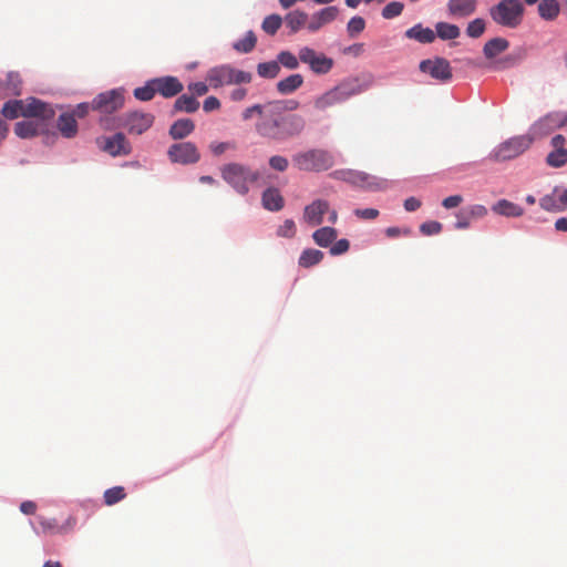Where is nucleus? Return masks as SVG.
<instances>
[{
	"label": "nucleus",
	"instance_id": "bf43d9fd",
	"mask_svg": "<svg viewBox=\"0 0 567 567\" xmlns=\"http://www.w3.org/2000/svg\"><path fill=\"white\" fill-rule=\"evenodd\" d=\"M90 110H92V102L91 103H80L70 113L74 114L75 118L76 117L83 118L89 114Z\"/></svg>",
	"mask_w": 567,
	"mask_h": 567
},
{
	"label": "nucleus",
	"instance_id": "c03bdc74",
	"mask_svg": "<svg viewBox=\"0 0 567 567\" xmlns=\"http://www.w3.org/2000/svg\"><path fill=\"white\" fill-rule=\"evenodd\" d=\"M282 20L278 14H271L265 18L262 22V30L268 34H275L281 27Z\"/></svg>",
	"mask_w": 567,
	"mask_h": 567
},
{
	"label": "nucleus",
	"instance_id": "f3484780",
	"mask_svg": "<svg viewBox=\"0 0 567 567\" xmlns=\"http://www.w3.org/2000/svg\"><path fill=\"white\" fill-rule=\"evenodd\" d=\"M539 205L547 212H564L567 208V189L555 187L551 194L540 198Z\"/></svg>",
	"mask_w": 567,
	"mask_h": 567
},
{
	"label": "nucleus",
	"instance_id": "9b49d317",
	"mask_svg": "<svg viewBox=\"0 0 567 567\" xmlns=\"http://www.w3.org/2000/svg\"><path fill=\"white\" fill-rule=\"evenodd\" d=\"M154 115L145 112H127L121 118L118 126L127 130L130 134L141 135L154 123Z\"/></svg>",
	"mask_w": 567,
	"mask_h": 567
},
{
	"label": "nucleus",
	"instance_id": "774afa93",
	"mask_svg": "<svg viewBox=\"0 0 567 567\" xmlns=\"http://www.w3.org/2000/svg\"><path fill=\"white\" fill-rule=\"evenodd\" d=\"M247 92L245 87H236L230 92L229 97L234 102H240L247 96Z\"/></svg>",
	"mask_w": 567,
	"mask_h": 567
},
{
	"label": "nucleus",
	"instance_id": "5fc2aeb1",
	"mask_svg": "<svg viewBox=\"0 0 567 567\" xmlns=\"http://www.w3.org/2000/svg\"><path fill=\"white\" fill-rule=\"evenodd\" d=\"M353 214L364 220H373L379 217L380 213L375 208H357Z\"/></svg>",
	"mask_w": 567,
	"mask_h": 567
},
{
	"label": "nucleus",
	"instance_id": "a878e982",
	"mask_svg": "<svg viewBox=\"0 0 567 567\" xmlns=\"http://www.w3.org/2000/svg\"><path fill=\"white\" fill-rule=\"evenodd\" d=\"M195 130V124L190 118H181L169 127V135L174 140H182L188 136Z\"/></svg>",
	"mask_w": 567,
	"mask_h": 567
},
{
	"label": "nucleus",
	"instance_id": "3c124183",
	"mask_svg": "<svg viewBox=\"0 0 567 567\" xmlns=\"http://www.w3.org/2000/svg\"><path fill=\"white\" fill-rule=\"evenodd\" d=\"M402 10V2H389L382 10V16L385 19H392L401 14Z\"/></svg>",
	"mask_w": 567,
	"mask_h": 567
},
{
	"label": "nucleus",
	"instance_id": "9d476101",
	"mask_svg": "<svg viewBox=\"0 0 567 567\" xmlns=\"http://www.w3.org/2000/svg\"><path fill=\"white\" fill-rule=\"evenodd\" d=\"M567 124V114L563 113H549L542 117L539 121L534 123L528 134L533 137V141L543 138L551 133L554 130L559 128Z\"/></svg>",
	"mask_w": 567,
	"mask_h": 567
},
{
	"label": "nucleus",
	"instance_id": "603ef678",
	"mask_svg": "<svg viewBox=\"0 0 567 567\" xmlns=\"http://www.w3.org/2000/svg\"><path fill=\"white\" fill-rule=\"evenodd\" d=\"M442 224L435 220L423 223L420 226V231L425 236H432L441 233Z\"/></svg>",
	"mask_w": 567,
	"mask_h": 567
},
{
	"label": "nucleus",
	"instance_id": "4c0bfd02",
	"mask_svg": "<svg viewBox=\"0 0 567 567\" xmlns=\"http://www.w3.org/2000/svg\"><path fill=\"white\" fill-rule=\"evenodd\" d=\"M126 497V492L123 486H114L104 492L103 499L104 504L112 506Z\"/></svg>",
	"mask_w": 567,
	"mask_h": 567
},
{
	"label": "nucleus",
	"instance_id": "5701e85b",
	"mask_svg": "<svg viewBox=\"0 0 567 567\" xmlns=\"http://www.w3.org/2000/svg\"><path fill=\"white\" fill-rule=\"evenodd\" d=\"M262 206L270 212H278L284 207V197L279 189L269 187L262 193Z\"/></svg>",
	"mask_w": 567,
	"mask_h": 567
},
{
	"label": "nucleus",
	"instance_id": "8fccbe9b",
	"mask_svg": "<svg viewBox=\"0 0 567 567\" xmlns=\"http://www.w3.org/2000/svg\"><path fill=\"white\" fill-rule=\"evenodd\" d=\"M268 163L270 168L277 172H286L289 166L288 158L281 155L271 156Z\"/></svg>",
	"mask_w": 567,
	"mask_h": 567
},
{
	"label": "nucleus",
	"instance_id": "6ab92c4d",
	"mask_svg": "<svg viewBox=\"0 0 567 567\" xmlns=\"http://www.w3.org/2000/svg\"><path fill=\"white\" fill-rule=\"evenodd\" d=\"M329 212V203L323 199H317L306 206L303 218L308 224L320 225L323 221V215Z\"/></svg>",
	"mask_w": 567,
	"mask_h": 567
},
{
	"label": "nucleus",
	"instance_id": "4be33fe9",
	"mask_svg": "<svg viewBox=\"0 0 567 567\" xmlns=\"http://www.w3.org/2000/svg\"><path fill=\"white\" fill-rule=\"evenodd\" d=\"M56 127L63 137H74L78 134V122L74 114H71L70 112L60 114Z\"/></svg>",
	"mask_w": 567,
	"mask_h": 567
},
{
	"label": "nucleus",
	"instance_id": "6e6d98bb",
	"mask_svg": "<svg viewBox=\"0 0 567 567\" xmlns=\"http://www.w3.org/2000/svg\"><path fill=\"white\" fill-rule=\"evenodd\" d=\"M193 96H203L208 92V85L205 82H194L187 86Z\"/></svg>",
	"mask_w": 567,
	"mask_h": 567
},
{
	"label": "nucleus",
	"instance_id": "39448f33",
	"mask_svg": "<svg viewBox=\"0 0 567 567\" xmlns=\"http://www.w3.org/2000/svg\"><path fill=\"white\" fill-rule=\"evenodd\" d=\"M251 80V73L237 70L228 64L212 68L206 75V81L214 89L230 84L250 83Z\"/></svg>",
	"mask_w": 567,
	"mask_h": 567
},
{
	"label": "nucleus",
	"instance_id": "58836bf2",
	"mask_svg": "<svg viewBox=\"0 0 567 567\" xmlns=\"http://www.w3.org/2000/svg\"><path fill=\"white\" fill-rule=\"evenodd\" d=\"M257 38L252 31H248L243 39L234 43V49L240 53H249L256 47Z\"/></svg>",
	"mask_w": 567,
	"mask_h": 567
},
{
	"label": "nucleus",
	"instance_id": "f03ea898",
	"mask_svg": "<svg viewBox=\"0 0 567 567\" xmlns=\"http://www.w3.org/2000/svg\"><path fill=\"white\" fill-rule=\"evenodd\" d=\"M2 114L10 120L19 116L50 120L54 116V111L49 104L35 97H30L8 101L2 107Z\"/></svg>",
	"mask_w": 567,
	"mask_h": 567
},
{
	"label": "nucleus",
	"instance_id": "864d4df0",
	"mask_svg": "<svg viewBox=\"0 0 567 567\" xmlns=\"http://www.w3.org/2000/svg\"><path fill=\"white\" fill-rule=\"evenodd\" d=\"M8 80V93L12 95H19L20 94V78L17 73H9L7 75Z\"/></svg>",
	"mask_w": 567,
	"mask_h": 567
},
{
	"label": "nucleus",
	"instance_id": "0e129e2a",
	"mask_svg": "<svg viewBox=\"0 0 567 567\" xmlns=\"http://www.w3.org/2000/svg\"><path fill=\"white\" fill-rule=\"evenodd\" d=\"M39 524L41 525L43 532L53 533L58 529V524L55 519L39 517Z\"/></svg>",
	"mask_w": 567,
	"mask_h": 567
},
{
	"label": "nucleus",
	"instance_id": "bb28decb",
	"mask_svg": "<svg viewBox=\"0 0 567 567\" xmlns=\"http://www.w3.org/2000/svg\"><path fill=\"white\" fill-rule=\"evenodd\" d=\"M303 84V76L301 74H291L286 79L280 80L276 87L280 94L287 95L297 91Z\"/></svg>",
	"mask_w": 567,
	"mask_h": 567
},
{
	"label": "nucleus",
	"instance_id": "2eb2a0df",
	"mask_svg": "<svg viewBox=\"0 0 567 567\" xmlns=\"http://www.w3.org/2000/svg\"><path fill=\"white\" fill-rule=\"evenodd\" d=\"M420 70L424 73H429L433 79L440 81H449L452 78L450 63L443 58L422 61L420 63Z\"/></svg>",
	"mask_w": 567,
	"mask_h": 567
},
{
	"label": "nucleus",
	"instance_id": "79ce46f5",
	"mask_svg": "<svg viewBox=\"0 0 567 567\" xmlns=\"http://www.w3.org/2000/svg\"><path fill=\"white\" fill-rule=\"evenodd\" d=\"M365 28V21L362 17H353L347 24V32L349 38H357Z\"/></svg>",
	"mask_w": 567,
	"mask_h": 567
},
{
	"label": "nucleus",
	"instance_id": "13d9d810",
	"mask_svg": "<svg viewBox=\"0 0 567 567\" xmlns=\"http://www.w3.org/2000/svg\"><path fill=\"white\" fill-rule=\"evenodd\" d=\"M278 235L281 237H292L295 235V223L287 219L284 225L279 227Z\"/></svg>",
	"mask_w": 567,
	"mask_h": 567
},
{
	"label": "nucleus",
	"instance_id": "a18cd8bd",
	"mask_svg": "<svg viewBox=\"0 0 567 567\" xmlns=\"http://www.w3.org/2000/svg\"><path fill=\"white\" fill-rule=\"evenodd\" d=\"M277 58L278 63L289 70H295L299 66L298 58L289 51H281Z\"/></svg>",
	"mask_w": 567,
	"mask_h": 567
},
{
	"label": "nucleus",
	"instance_id": "c756f323",
	"mask_svg": "<svg viewBox=\"0 0 567 567\" xmlns=\"http://www.w3.org/2000/svg\"><path fill=\"white\" fill-rule=\"evenodd\" d=\"M405 35L409 39H414L421 43H432L435 40V33L430 28H423L421 24H416L410 28Z\"/></svg>",
	"mask_w": 567,
	"mask_h": 567
},
{
	"label": "nucleus",
	"instance_id": "338daca9",
	"mask_svg": "<svg viewBox=\"0 0 567 567\" xmlns=\"http://www.w3.org/2000/svg\"><path fill=\"white\" fill-rule=\"evenodd\" d=\"M343 52L348 55L360 56L364 52V45L362 43H354L347 47Z\"/></svg>",
	"mask_w": 567,
	"mask_h": 567
},
{
	"label": "nucleus",
	"instance_id": "6e6552de",
	"mask_svg": "<svg viewBox=\"0 0 567 567\" xmlns=\"http://www.w3.org/2000/svg\"><path fill=\"white\" fill-rule=\"evenodd\" d=\"M338 178L363 189L382 190L386 187V182L359 171H340L334 173Z\"/></svg>",
	"mask_w": 567,
	"mask_h": 567
},
{
	"label": "nucleus",
	"instance_id": "ddd939ff",
	"mask_svg": "<svg viewBox=\"0 0 567 567\" xmlns=\"http://www.w3.org/2000/svg\"><path fill=\"white\" fill-rule=\"evenodd\" d=\"M167 155L173 163L183 165L197 163L200 158L196 145L190 142L173 144L169 147Z\"/></svg>",
	"mask_w": 567,
	"mask_h": 567
},
{
	"label": "nucleus",
	"instance_id": "393cba45",
	"mask_svg": "<svg viewBox=\"0 0 567 567\" xmlns=\"http://www.w3.org/2000/svg\"><path fill=\"white\" fill-rule=\"evenodd\" d=\"M42 126L39 120H24L14 125V133L22 138H29L38 135Z\"/></svg>",
	"mask_w": 567,
	"mask_h": 567
},
{
	"label": "nucleus",
	"instance_id": "b1692460",
	"mask_svg": "<svg viewBox=\"0 0 567 567\" xmlns=\"http://www.w3.org/2000/svg\"><path fill=\"white\" fill-rule=\"evenodd\" d=\"M340 103H342V101L336 92L334 87H332L315 99L313 107L318 112H324Z\"/></svg>",
	"mask_w": 567,
	"mask_h": 567
},
{
	"label": "nucleus",
	"instance_id": "de8ad7c7",
	"mask_svg": "<svg viewBox=\"0 0 567 567\" xmlns=\"http://www.w3.org/2000/svg\"><path fill=\"white\" fill-rule=\"evenodd\" d=\"M485 31V21L475 19L471 21L466 29V34L471 38H480Z\"/></svg>",
	"mask_w": 567,
	"mask_h": 567
},
{
	"label": "nucleus",
	"instance_id": "c9c22d12",
	"mask_svg": "<svg viewBox=\"0 0 567 567\" xmlns=\"http://www.w3.org/2000/svg\"><path fill=\"white\" fill-rule=\"evenodd\" d=\"M257 73L264 79H275L280 73L278 61L262 62L257 65Z\"/></svg>",
	"mask_w": 567,
	"mask_h": 567
},
{
	"label": "nucleus",
	"instance_id": "20e7f679",
	"mask_svg": "<svg viewBox=\"0 0 567 567\" xmlns=\"http://www.w3.org/2000/svg\"><path fill=\"white\" fill-rule=\"evenodd\" d=\"M533 142L529 134L511 137L497 145L489 153L488 158L496 163L514 159L526 152Z\"/></svg>",
	"mask_w": 567,
	"mask_h": 567
},
{
	"label": "nucleus",
	"instance_id": "4468645a",
	"mask_svg": "<svg viewBox=\"0 0 567 567\" xmlns=\"http://www.w3.org/2000/svg\"><path fill=\"white\" fill-rule=\"evenodd\" d=\"M101 150L111 156H126L132 152V146L123 133L97 140Z\"/></svg>",
	"mask_w": 567,
	"mask_h": 567
},
{
	"label": "nucleus",
	"instance_id": "e433bc0d",
	"mask_svg": "<svg viewBox=\"0 0 567 567\" xmlns=\"http://www.w3.org/2000/svg\"><path fill=\"white\" fill-rule=\"evenodd\" d=\"M437 37L442 40H454L460 35V29L455 24L439 22L435 25Z\"/></svg>",
	"mask_w": 567,
	"mask_h": 567
},
{
	"label": "nucleus",
	"instance_id": "37998d69",
	"mask_svg": "<svg viewBox=\"0 0 567 567\" xmlns=\"http://www.w3.org/2000/svg\"><path fill=\"white\" fill-rule=\"evenodd\" d=\"M546 162L551 167H561L567 163V150H555L550 152Z\"/></svg>",
	"mask_w": 567,
	"mask_h": 567
},
{
	"label": "nucleus",
	"instance_id": "7ed1b4c3",
	"mask_svg": "<svg viewBox=\"0 0 567 567\" xmlns=\"http://www.w3.org/2000/svg\"><path fill=\"white\" fill-rule=\"evenodd\" d=\"M292 163L300 171L322 172L331 168L334 159L328 151L313 148L296 153L292 156Z\"/></svg>",
	"mask_w": 567,
	"mask_h": 567
},
{
	"label": "nucleus",
	"instance_id": "69168bd1",
	"mask_svg": "<svg viewBox=\"0 0 567 567\" xmlns=\"http://www.w3.org/2000/svg\"><path fill=\"white\" fill-rule=\"evenodd\" d=\"M466 213L471 218H481L487 214V209L483 205H474Z\"/></svg>",
	"mask_w": 567,
	"mask_h": 567
},
{
	"label": "nucleus",
	"instance_id": "aec40b11",
	"mask_svg": "<svg viewBox=\"0 0 567 567\" xmlns=\"http://www.w3.org/2000/svg\"><path fill=\"white\" fill-rule=\"evenodd\" d=\"M342 103L349 100L350 97L358 95L365 91V86L360 83L359 79L352 78L347 79L340 82L338 85L333 86Z\"/></svg>",
	"mask_w": 567,
	"mask_h": 567
},
{
	"label": "nucleus",
	"instance_id": "7c9ffc66",
	"mask_svg": "<svg viewBox=\"0 0 567 567\" xmlns=\"http://www.w3.org/2000/svg\"><path fill=\"white\" fill-rule=\"evenodd\" d=\"M475 2H449V13L454 19H463L475 12Z\"/></svg>",
	"mask_w": 567,
	"mask_h": 567
},
{
	"label": "nucleus",
	"instance_id": "cd10ccee",
	"mask_svg": "<svg viewBox=\"0 0 567 567\" xmlns=\"http://www.w3.org/2000/svg\"><path fill=\"white\" fill-rule=\"evenodd\" d=\"M493 210L496 214L506 216V217H519L524 214V209L519 205L514 204L507 199L498 200L493 206Z\"/></svg>",
	"mask_w": 567,
	"mask_h": 567
},
{
	"label": "nucleus",
	"instance_id": "c85d7f7f",
	"mask_svg": "<svg viewBox=\"0 0 567 567\" xmlns=\"http://www.w3.org/2000/svg\"><path fill=\"white\" fill-rule=\"evenodd\" d=\"M199 109V102L192 94H182L174 103L173 112L195 113Z\"/></svg>",
	"mask_w": 567,
	"mask_h": 567
},
{
	"label": "nucleus",
	"instance_id": "412c9836",
	"mask_svg": "<svg viewBox=\"0 0 567 567\" xmlns=\"http://www.w3.org/2000/svg\"><path fill=\"white\" fill-rule=\"evenodd\" d=\"M338 9L336 7H328L321 11L315 13L310 21L307 23V28L310 31H317L327 23L333 21L338 16Z\"/></svg>",
	"mask_w": 567,
	"mask_h": 567
},
{
	"label": "nucleus",
	"instance_id": "052dcab7",
	"mask_svg": "<svg viewBox=\"0 0 567 567\" xmlns=\"http://www.w3.org/2000/svg\"><path fill=\"white\" fill-rule=\"evenodd\" d=\"M456 218H457V220L455 223V228L466 229L470 227L472 218L468 216V214L466 212L458 213L456 215Z\"/></svg>",
	"mask_w": 567,
	"mask_h": 567
},
{
	"label": "nucleus",
	"instance_id": "4d7b16f0",
	"mask_svg": "<svg viewBox=\"0 0 567 567\" xmlns=\"http://www.w3.org/2000/svg\"><path fill=\"white\" fill-rule=\"evenodd\" d=\"M349 247L350 244L348 239H340L330 248V254L332 256L344 254L349 250Z\"/></svg>",
	"mask_w": 567,
	"mask_h": 567
},
{
	"label": "nucleus",
	"instance_id": "0eeeda50",
	"mask_svg": "<svg viewBox=\"0 0 567 567\" xmlns=\"http://www.w3.org/2000/svg\"><path fill=\"white\" fill-rule=\"evenodd\" d=\"M269 104H278L274 113L265 114L261 120L256 123V132L264 138L280 142V131L282 125L284 114H280L282 107L279 102H269Z\"/></svg>",
	"mask_w": 567,
	"mask_h": 567
},
{
	"label": "nucleus",
	"instance_id": "f704fd0d",
	"mask_svg": "<svg viewBox=\"0 0 567 567\" xmlns=\"http://www.w3.org/2000/svg\"><path fill=\"white\" fill-rule=\"evenodd\" d=\"M323 259V252L318 249H306L299 257V266L303 268L312 267Z\"/></svg>",
	"mask_w": 567,
	"mask_h": 567
},
{
	"label": "nucleus",
	"instance_id": "f257e3e1",
	"mask_svg": "<svg viewBox=\"0 0 567 567\" xmlns=\"http://www.w3.org/2000/svg\"><path fill=\"white\" fill-rule=\"evenodd\" d=\"M221 178L238 194L246 195L250 186L260 178V173L250 166L231 162L220 167Z\"/></svg>",
	"mask_w": 567,
	"mask_h": 567
},
{
	"label": "nucleus",
	"instance_id": "680f3d73",
	"mask_svg": "<svg viewBox=\"0 0 567 567\" xmlns=\"http://www.w3.org/2000/svg\"><path fill=\"white\" fill-rule=\"evenodd\" d=\"M463 202L461 195H452L443 199L442 205L446 209L455 208Z\"/></svg>",
	"mask_w": 567,
	"mask_h": 567
},
{
	"label": "nucleus",
	"instance_id": "dca6fc26",
	"mask_svg": "<svg viewBox=\"0 0 567 567\" xmlns=\"http://www.w3.org/2000/svg\"><path fill=\"white\" fill-rule=\"evenodd\" d=\"M306 127L305 118L299 114L284 115L280 131V142L300 135Z\"/></svg>",
	"mask_w": 567,
	"mask_h": 567
},
{
	"label": "nucleus",
	"instance_id": "72a5a7b5",
	"mask_svg": "<svg viewBox=\"0 0 567 567\" xmlns=\"http://www.w3.org/2000/svg\"><path fill=\"white\" fill-rule=\"evenodd\" d=\"M508 45L509 43L506 39L494 38L485 43L483 52L487 59H492L504 52Z\"/></svg>",
	"mask_w": 567,
	"mask_h": 567
},
{
	"label": "nucleus",
	"instance_id": "f8f14e48",
	"mask_svg": "<svg viewBox=\"0 0 567 567\" xmlns=\"http://www.w3.org/2000/svg\"><path fill=\"white\" fill-rule=\"evenodd\" d=\"M298 58L302 63L309 65L317 74H327L333 68V60L323 53H317L313 49L303 47L299 50Z\"/></svg>",
	"mask_w": 567,
	"mask_h": 567
},
{
	"label": "nucleus",
	"instance_id": "1a4fd4ad",
	"mask_svg": "<svg viewBox=\"0 0 567 567\" xmlns=\"http://www.w3.org/2000/svg\"><path fill=\"white\" fill-rule=\"evenodd\" d=\"M124 90L114 89L100 93L92 100V110L102 114H112L124 106Z\"/></svg>",
	"mask_w": 567,
	"mask_h": 567
},
{
	"label": "nucleus",
	"instance_id": "2f4dec72",
	"mask_svg": "<svg viewBox=\"0 0 567 567\" xmlns=\"http://www.w3.org/2000/svg\"><path fill=\"white\" fill-rule=\"evenodd\" d=\"M278 104H269V102L265 104H255L252 106L247 107L241 117L244 121H249L254 115H258L259 120L264 117L265 114H272Z\"/></svg>",
	"mask_w": 567,
	"mask_h": 567
},
{
	"label": "nucleus",
	"instance_id": "423d86ee",
	"mask_svg": "<svg viewBox=\"0 0 567 567\" xmlns=\"http://www.w3.org/2000/svg\"><path fill=\"white\" fill-rule=\"evenodd\" d=\"M524 10L523 2H497L489 9V14L497 24L514 29L520 24Z\"/></svg>",
	"mask_w": 567,
	"mask_h": 567
},
{
	"label": "nucleus",
	"instance_id": "a19ab883",
	"mask_svg": "<svg viewBox=\"0 0 567 567\" xmlns=\"http://www.w3.org/2000/svg\"><path fill=\"white\" fill-rule=\"evenodd\" d=\"M155 93H157L156 91V85L154 84V79L146 82V84L144 86H141V87H136L134 90V96L140 100V101H151Z\"/></svg>",
	"mask_w": 567,
	"mask_h": 567
},
{
	"label": "nucleus",
	"instance_id": "09e8293b",
	"mask_svg": "<svg viewBox=\"0 0 567 567\" xmlns=\"http://www.w3.org/2000/svg\"><path fill=\"white\" fill-rule=\"evenodd\" d=\"M209 150L215 156H220L225 152L236 150V143L234 142H213L209 144Z\"/></svg>",
	"mask_w": 567,
	"mask_h": 567
},
{
	"label": "nucleus",
	"instance_id": "a211bd4d",
	"mask_svg": "<svg viewBox=\"0 0 567 567\" xmlns=\"http://www.w3.org/2000/svg\"><path fill=\"white\" fill-rule=\"evenodd\" d=\"M154 84L156 85V91L165 99H169L179 94L184 85L183 83L175 76H162L154 79Z\"/></svg>",
	"mask_w": 567,
	"mask_h": 567
},
{
	"label": "nucleus",
	"instance_id": "e2e57ef3",
	"mask_svg": "<svg viewBox=\"0 0 567 567\" xmlns=\"http://www.w3.org/2000/svg\"><path fill=\"white\" fill-rule=\"evenodd\" d=\"M220 107V102L215 96H208L203 104V109L205 112H213Z\"/></svg>",
	"mask_w": 567,
	"mask_h": 567
},
{
	"label": "nucleus",
	"instance_id": "ea45409f",
	"mask_svg": "<svg viewBox=\"0 0 567 567\" xmlns=\"http://www.w3.org/2000/svg\"><path fill=\"white\" fill-rule=\"evenodd\" d=\"M560 11L559 2H538V12L546 20L556 18Z\"/></svg>",
	"mask_w": 567,
	"mask_h": 567
},
{
	"label": "nucleus",
	"instance_id": "473e14b6",
	"mask_svg": "<svg viewBox=\"0 0 567 567\" xmlns=\"http://www.w3.org/2000/svg\"><path fill=\"white\" fill-rule=\"evenodd\" d=\"M337 236H338V233L334 228L322 227V228L317 229L313 233L312 238L318 246L328 247L334 241Z\"/></svg>",
	"mask_w": 567,
	"mask_h": 567
},
{
	"label": "nucleus",
	"instance_id": "49530a36",
	"mask_svg": "<svg viewBox=\"0 0 567 567\" xmlns=\"http://www.w3.org/2000/svg\"><path fill=\"white\" fill-rule=\"evenodd\" d=\"M306 22L307 16L303 13L292 12L286 17V23L293 32L297 31L301 25L306 24Z\"/></svg>",
	"mask_w": 567,
	"mask_h": 567
}]
</instances>
